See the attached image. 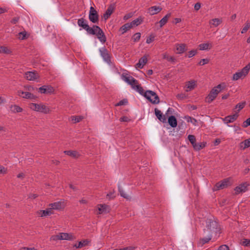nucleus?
<instances>
[{"mask_svg": "<svg viewBox=\"0 0 250 250\" xmlns=\"http://www.w3.org/2000/svg\"><path fill=\"white\" fill-rule=\"evenodd\" d=\"M218 250H229V249L226 245H223L219 247Z\"/></svg>", "mask_w": 250, "mask_h": 250, "instance_id": "nucleus-60", "label": "nucleus"}, {"mask_svg": "<svg viewBox=\"0 0 250 250\" xmlns=\"http://www.w3.org/2000/svg\"><path fill=\"white\" fill-rule=\"evenodd\" d=\"M250 70V62L243 67L241 70L233 75L232 80L237 81L239 79H243L248 74Z\"/></svg>", "mask_w": 250, "mask_h": 250, "instance_id": "nucleus-4", "label": "nucleus"}, {"mask_svg": "<svg viewBox=\"0 0 250 250\" xmlns=\"http://www.w3.org/2000/svg\"><path fill=\"white\" fill-rule=\"evenodd\" d=\"M164 58L167 59V61H169V62H174L175 61V58L173 57V56H165L164 57Z\"/></svg>", "mask_w": 250, "mask_h": 250, "instance_id": "nucleus-56", "label": "nucleus"}, {"mask_svg": "<svg viewBox=\"0 0 250 250\" xmlns=\"http://www.w3.org/2000/svg\"><path fill=\"white\" fill-rule=\"evenodd\" d=\"M24 78L28 81H35L39 78V75L36 71H28L25 73Z\"/></svg>", "mask_w": 250, "mask_h": 250, "instance_id": "nucleus-14", "label": "nucleus"}, {"mask_svg": "<svg viewBox=\"0 0 250 250\" xmlns=\"http://www.w3.org/2000/svg\"><path fill=\"white\" fill-rule=\"evenodd\" d=\"M229 185H230L229 178H226L222 181L217 183L214 186L213 190L214 191H216L222 189L227 188Z\"/></svg>", "mask_w": 250, "mask_h": 250, "instance_id": "nucleus-7", "label": "nucleus"}, {"mask_svg": "<svg viewBox=\"0 0 250 250\" xmlns=\"http://www.w3.org/2000/svg\"><path fill=\"white\" fill-rule=\"evenodd\" d=\"M19 38L21 40H24L26 38V33L24 32H21L19 33Z\"/></svg>", "mask_w": 250, "mask_h": 250, "instance_id": "nucleus-51", "label": "nucleus"}, {"mask_svg": "<svg viewBox=\"0 0 250 250\" xmlns=\"http://www.w3.org/2000/svg\"><path fill=\"white\" fill-rule=\"evenodd\" d=\"M188 139L189 140L190 143L192 144V146H193L195 144H196V138L193 135H189L188 136Z\"/></svg>", "mask_w": 250, "mask_h": 250, "instance_id": "nucleus-47", "label": "nucleus"}, {"mask_svg": "<svg viewBox=\"0 0 250 250\" xmlns=\"http://www.w3.org/2000/svg\"><path fill=\"white\" fill-rule=\"evenodd\" d=\"M60 240L59 233L58 235H54L51 236L50 238V241H57Z\"/></svg>", "mask_w": 250, "mask_h": 250, "instance_id": "nucleus-53", "label": "nucleus"}, {"mask_svg": "<svg viewBox=\"0 0 250 250\" xmlns=\"http://www.w3.org/2000/svg\"><path fill=\"white\" fill-rule=\"evenodd\" d=\"M212 45L211 43H201L199 45V49L201 50L210 49L212 48Z\"/></svg>", "mask_w": 250, "mask_h": 250, "instance_id": "nucleus-35", "label": "nucleus"}, {"mask_svg": "<svg viewBox=\"0 0 250 250\" xmlns=\"http://www.w3.org/2000/svg\"><path fill=\"white\" fill-rule=\"evenodd\" d=\"M240 244L247 247H250V239L244 238L241 240Z\"/></svg>", "mask_w": 250, "mask_h": 250, "instance_id": "nucleus-44", "label": "nucleus"}, {"mask_svg": "<svg viewBox=\"0 0 250 250\" xmlns=\"http://www.w3.org/2000/svg\"><path fill=\"white\" fill-rule=\"evenodd\" d=\"M171 109V108H168L166 115H163L162 112L158 110L157 108L155 109V114L157 118L162 122L166 123L167 117H166V115L168 113L169 111Z\"/></svg>", "mask_w": 250, "mask_h": 250, "instance_id": "nucleus-13", "label": "nucleus"}, {"mask_svg": "<svg viewBox=\"0 0 250 250\" xmlns=\"http://www.w3.org/2000/svg\"><path fill=\"white\" fill-rule=\"evenodd\" d=\"M29 108L35 111L43 113L44 114H48L50 112L49 108L43 104H38L35 103H31L29 105Z\"/></svg>", "mask_w": 250, "mask_h": 250, "instance_id": "nucleus-3", "label": "nucleus"}, {"mask_svg": "<svg viewBox=\"0 0 250 250\" xmlns=\"http://www.w3.org/2000/svg\"><path fill=\"white\" fill-rule=\"evenodd\" d=\"M197 53L196 50H192L188 52V58H191L195 56Z\"/></svg>", "mask_w": 250, "mask_h": 250, "instance_id": "nucleus-57", "label": "nucleus"}, {"mask_svg": "<svg viewBox=\"0 0 250 250\" xmlns=\"http://www.w3.org/2000/svg\"><path fill=\"white\" fill-rule=\"evenodd\" d=\"M120 121L125 122H128L130 121V119L126 116H123L120 118Z\"/></svg>", "mask_w": 250, "mask_h": 250, "instance_id": "nucleus-59", "label": "nucleus"}, {"mask_svg": "<svg viewBox=\"0 0 250 250\" xmlns=\"http://www.w3.org/2000/svg\"><path fill=\"white\" fill-rule=\"evenodd\" d=\"M238 117V114L236 113L233 115L226 116L223 119V121L227 124L232 123L237 119Z\"/></svg>", "mask_w": 250, "mask_h": 250, "instance_id": "nucleus-19", "label": "nucleus"}, {"mask_svg": "<svg viewBox=\"0 0 250 250\" xmlns=\"http://www.w3.org/2000/svg\"><path fill=\"white\" fill-rule=\"evenodd\" d=\"M118 189H119V191L120 192V195L126 199H130V197L129 195H128V194H126L125 191H124V190L122 189V188H121V186H118Z\"/></svg>", "mask_w": 250, "mask_h": 250, "instance_id": "nucleus-42", "label": "nucleus"}, {"mask_svg": "<svg viewBox=\"0 0 250 250\" xmlns=\"http://www.w3.org/2000/svg\"><path fill=\"white\" fill-rule=\"evenodd\" d=\"M121 77L122 79L128 84L131 81V79L133 78V77L125 73H123L121 76Z\"/></svg>", "mask_w": 250, "mask_h": 250, "instance_id": "nucleus-37", "label": "nucleus"}, {"mask_svg": "<svg viewBox=\"0 0 250 250\" xmlns=\"http://www.w3.org/2000/svg\"><path fill=\"white\" fill-rule=\"evenodd\" d=\"M8 9L7 8H0V14H3L7 12Z\"/></svg>", "mask_w": 250, "mask_h": 250, "instance_id": "nucleus-63", "label": "nucleus"}, {"mask_svg": "<svg viewBox=\"0 0 250 250\" xmlns=\"http://www.w3.org/2000/svg\"><path fill=\"white\" fill-rule=\"evenodd\" d=\"M24 90L29 92V93H33L35 91H38V88L29 85L24 86Z\"/></svg>", "mask_w": 250, "mask_h": 250, "instance_id": "nucleus-39", "label": "nucleus"}, {"mask_svg": "<svg viewBox=\"0 0 250 250\" xmlns=\"http://www.w3.org/2000/svg\"><path fill=\"white\" fill-rule=\"evenodd\" d=\"M204 233L216 236L221 233V228L219 223L215 220L208 219L206 221V229H204Z\"/></svg>", "mask_w": 250, "mask_h": 250, "instance_id": "nucleus-2", "label": "nucleus"}, {"mask_svg": "<svg viewBox=\"0 0 250 250\" xmlns=\"http://www.w3.org/2000/svg\"><path fill=\"white\" fill-rule=\"evenodd\" d=\"M63 153L73 158H78L80 155L79 153L76 150H65Z\"/></svg>", "mask_w": 250, "mask_h": 250, "instance_id": "nucleus-24", "label": "nucleus"}, {"mask_svg": "<svg viewBox=\"0 0 250 250\" xmlns=\"http://www.w3.org/2000/svg\"><path fill=\"white\" fill-rule=\"evenodd\" d=\"M246 104V102H240L236 105L235 108L237 109L238 112L245 107Z\"/></svg>", "mask_w": 250, "mask_h": 250, "instance_id": "nucleus-43", "label": "nucleus"}, {"mask_svg": "<svg viewBox=\"0 0 250 250\" xmlns=\"http://www.w3.org/2000/svg\"><path fill=\"white\" fill-rule=\"evenodd\" d=\"M177 54H182L187 50V45L185 43L176 44Z\"/></svg>", "mask_w": 250, "mask_h": 250, "instance_id": "nucleus-21", "label": "nucleus"}, {"mask_svg": "<svg viewBox=\"0 0 250 250\" xmlns=\"http://www.w3.org/2000/svg\"><path fill=\"white\" fill-rule=\"evenodd\" d=\"M143 22V20L141 17H139L132 21L130 22V24H131L132 27L134 26H138L140 25Z\"/></svg>", "mask_w": 250, "mask_h": 250, "instance_id": "nucleus-41", "label": "nucleus"}, {"mask_svg": "<svg viewBox=\"0 0 250 250\" xmlns=\"http://www.w3.org/2000/svg\"><path fill=\"white\" fill-rule=\"evenodd\" d=\"M200 8H201V3L200 2H197L196 3H195V4L194 5V7L195 10L198 11L200 9Z\"/></svg>", "mask_w": 250, "mask_h": 250, "instance_id": "nucleus-61", "label": "nucleus"}, {"mask_svg": "<svg viewBox=\"0 0 250 250\" xmlns=\"http://www.w3.org/2000/svg\"><path fill=\"white\" fill-rule=\"evenodd\" d=\"M89 20L94 23H97L99 21L98 13L92 6H91L90 8Z\"/></svg>", "mask_w": 250, "mask_h": 250, "instance_id": "nucleus-8", "label": "nucleus"}, {"mask_svg": "<svg viewBox=\"0 0 250 250\" xmlns=\"http://www.w3.org/2000/svg\"><path fill=\"white\" fill-rule=\"evenodd\" d=\"M250 27V22H249V21H247V22L245 23L244 27L243 28L241 33L244 34L249 29Z\"/></svg>", "mask_w": 250, "mask_h": 250, "instance_id": "nucleus-46", "label": "nucleus"}, {"mask_svg": "<svg viewBox=\"0 0 250 250\" xmlns=\"http://www.w3.org/2000/svg\"><path fill=\"white\" fill-rule=\"evenodd\" d=\"M94 31V34H89V35H96L99 41L103 43L105 42L106 41V36L103 30L99 26L93 25L92 27Z\"/></svg>", "mask_w": 250, "mask_h": 250, "instance_id": "nucleus-5", "label": "nucleus"}, {"mask_svg": "<svg viewBox=\"0 0 250 250\" xmlns=\"http://www.w3.org/2000/svg\"><path fill=\"white\" fill-rule=\"evenodd\" d=\"M147 61V60L146 56L142 57L139 60V62L136 64V67L140 69L142 68L146 63Z\"/></svg>", "mask_w": 250, "mask_h": 250, "instance_id": "nucleus-25", "label": "nucleus"}, {"mask_svg": "<svg viewBox=\"0 0 250 250\" xmlns=\"http://www.w3.org/2000/svg\"><path fill=\"white\" fill-rule=\"evenodd\" d=\"M131 28V24H130V23H127L120 27V31L122 32V34H123Z\"/></svg>", "mask_w": 250, "mask_h": 250, "instance_id": "nucleus-33", "label": "nucleus"}, {"mask_svg": "<svg viewBox=\"0 0 250 250\" xmlns=\"http://www.w3.org/2000/svg\"><path fill=\"white\" fill-rule=\"evenodd\" d=\"M141 38V33H135L132 37V39L134 42H138Z\"/></svg>", "mask_w": 250, "mask_h": 250, "instance_id": "nucleus-48", "label": "nucleus"}, {"mask_svg": "<svg viewBox=\"0 0 250 250\" xmlns=\"http://www.w3.org/2000/svg\"><path fill=\"white\" fill-rule=\"evenodd\" d=\"M250 146V138L245 140L240 144V147L241 149L244 150L245 149Z\"/></svg>", "mask_w": 250, "mask_h": 250, "instance_id": "nucleus-29", "label": "nucleus"}, {"mask_svg": "<svg viewBox=\"0 0 250 250\" xmlns=\"http://www.w3.org/2000/svg\"><path fill=\"white\" fill-rule=\"evenodd\" d=\"M10 109L12 113H20L23 111V109L17 104L11 105L10 106Z\"/></svg>", "mask_w": 250, "mask_h": 250, "instance_id": "nucleus-27", "label": "nucleus"}, {"mask_svg": "<svg viewBox=\"0 0 250 250\" xmlns=\"http://www.w3.org/2000/svg\"><path fill=\"white\" fill-rule=\"evenodd\" d=\"M249 186L250 184L248 182H244L240 184L234 188L235 194H238L246 192L248 190V187Z\"/></svg>", "mask_w": 250, "mask_h": 250, "instance_id": "nucleus-10", "label": "nucleus"}, {"mask_svg": "<svg viewBox=\"0 0 250 250\" xmlns=\"http://www.w3.org/2000/svg\"><path fill=\"white\" fill-rule=\"evenodd\" d=\"M49 207L53 209L56 210H62L65 208V205L63 202H57L53 203L50 204Z\"/></svg>", "mask_w": 250, "mask_h": 250, "instance_id": "nucleus-16", "label": "nucleus"}, {"mask_svg": "<svg viewBox=\"0 0 250 250\" xmlns=\"http://www.w3.org/2000/svg\"><path fill=\"white\" fill-rule=\"evenodd\" d=\"M209 62V60L208 59H201L200 62L198 63V65H203L204 64L208 63Z\"/></svg>", "mask_w": 250, "mask_h": 250, "instance_id": "nucleus-52", "label": "nucleus"}, {"mask_svg": "<svg viewBox=\"0 0 250 250\" xmlns=\"http://www.w3.org/2000/svg\"><path fill=\"white\" fill-rule=\"evenodd\" d=\"M129 84L131 86V87L133 89L138 92L141 95L144 96L151 103L157 104L159 103V98L155 92L151 90H146V92H144L143 87L139 84L138 81L133 77Z\"/></svg>", "mask_w": 250, "mask_h": 250, "instance_id": "nucleus-1", "label": "nucleus"}, {"mask_svg": "<svg viewBox=\"0 0 250 250\" xmlns=\"http://www.w3.org/2000/svg\"><path fill=\"white\" fill-rule=\"evenodd\" d=\"M18 95L23 99H35L37 98L33 93H29V92H28L24 89L23 90H18Z\"/></svg>", "mask_w": 250, "mask_h": 250, "instance_id": "nucleus-11", "label": "nucleus"}, {"mask_svg": "<svg viewBox=\"0 0 250 250\" xmlns=\"http://www.w3.org/2000/svg\"><path fill=\"white\" fill-rule=\"evenodd\" d=\"M78 25L82 27L83 29L86 31L88 34H94V31L92 28L89 26L87 23V21L83 18L78 19L77 22Z\"/></svg>", "mask_w": 250, "mask_h": 250, "instance_id": "nucleus-6", "label": "nucleus"}, {"mask_svg": "<svg viewBox=\"0 0 250 250\" xmlns=\"http://www.w3.org/2000/svg\"><path fill=\"white\" fill-rule=\"evenodd\" d=\"M38 213L41 217L50 216L54 213L52 208L50 207L45 210H40L38 211Z\"/></svg>", "mask_w": 250, "mask_h": 250, "instance_id": "nucleus-20", "label": "nucleus"}, {"mask_svg": "<svg viewBox=\"0 0 250 250\" xmlns=\"http://www.w3.org/2000/svg\"><path fill=\"white\" fill-rule=\"evenodd\" d=\"M226 87V84L225 83H222L218 84L217 86L213 88L211 90L212 91L215 95L217 96L220 92L224 89Z\"/></svg>", "mask_w": 250, "mask_h": 250, "instance_id": "nucleus-22", "label": "nucleus"}, {"mask_svg": "<svg viewBox=\"0 0 250 250\" xmlns=\"http://www.w3.org/2000/svg\"><path fill=\"white\" fill-rule=\"evenodd\" d=\"M99 51L100 54L104 61L109 64L111 62V59L110 55L107 49L105 47H104L100 48Z\"/></svg>", "mask_w": 250, "mask_h": 250, "instance_id": "nucleus-12", "label": "nucleus"}, {"mask_svg": "<svg viewBox=\"0 0 250 250\" xmlns=\"http://www.w3.org/2000/svg\"><path fill=\"white\" fill-rule=\"evenodd\" d=\"M162 8L160 6H153L149 8L148 9V13L151 15H153L159 13Z\"/></svg>", "mask_w": 250, "mask_h": 250, "instance_id": "nucleus-23", "label": "nucleus"}, {"mask_svg": "<svg viewBox=\"0 0 250 250\" xmlns=\"http://www.w3.org/2000/svg\"><path fill=\"white\" fill-rule=\"evenodd\" d=\"M155 36L153 35H150L146 39V42L148 44L150 43L154 40Z\"/></svg>", "mask_w": 250, "mask_h": 250, "instance_id": "nucleus-50", "label": "nucleus"}, {"mask_svg": "<svg viewBox=\"0 0 250 250\" xmlns=\"http://www.w3.org/2000/svg\"><path fill=\"white\" fill-rule=\"evenodd\" d=\"M176 97L178 99L183 100V99H185L186 98V95L185 94L181 93V94H177V96H176Z\"/></svg>", "mask_w": 250, "mask_h": 250, "instance_id": "nucleus-58", "label": "nucleus"}, {"mask_svg": "<svg viewBox=\"0 0 250 250\" xmlns=\"http://www.w3.org/2000/svg\"><path fill=\"white\" fill-rule=\"evenodd\" d=\"M21 250H37L34 248H22Z\"/></svg>", "mask_w": 250, "mask_h": 250, "instance_id": "nucleus-64", "label": "nucleus"}, {"mask_svg": "<svg viewBox=\"0 0 250 250\" xmlns=\"http://www.w3.org/2000/svg\"><path fill=\"white\" fill-rule=\"evenodd\" d=\"M196 85V82L194 80L190 81L187 82L186 87L187 89V91H188L193 89Z\"/></svg>", "mask_w": 250, "mask_h": 250, "instance_id": "nucleus-30", "label": "nucleus"}, {"mask_svg": "<svg viewBox=\"0 0 250 250\" xmlns=\"http://www.w3.org/2000/svg\"><path fill=\"white\" fill-rule=\"evenodd\" d=\"M7 168L4 167L2 166H0V174H5L7 173Z\"/></svg>", "mask_w": 250, "mask_h": 250, "instance_id": "nucleus-54", "label": "nucleus"}, {"mask_svg": "<svg viewBox=\"0 0 250 250\" xmlns=\"http://www.w3.org/2000/svg\"><path fill=\"white\" fill-rule=\"evenodd\" d=\"M98 214H105L109 212V208L108 206L105 204H100L98 205Z\"/></svg>", "mask_w": 250, "mask_h": 250, "instance_id": "nucleus-17", "label": "nucleus"}, {"mask_svg": "<svg viewBox=\"0 0 250 250\" xmlns=\"http://www.w3.org/2000/svg\"><path fill=\"white\" fill-rule=\"evenodd\" d=\"M207 143L206 142H201L200 143H198L195 144L193 146V148L194 150L196 151H199L203 148H204L206 146Z\"/></svg>", "mask_w": 250, "mask_h": 250, "instance_id": "nucleus-38", "label": "nucleus"}, {"mask_svg": "<svg viewBox=\"0 0 250 250\" xmlns=\"http://www.w3.org/2000/svg\"><path fill=\"white\" fill-rule=\"evenodd\" d=\"M19 19V17H15L11 21V23L12 24H16L18 22Z\"/></svg>", "mask_w": 250, "mask_h": 250, "instance_id": "nucleus-62", "label": "nucleus"}, {"mask_svg": "<svg viewBox=\"0 0 250 250\" xmlns=\"http://www.w3.org/2000/svg\"><path fill=\"white\" fill-rule=\"evenodd\" d=\"M217 97V95L212 91H210L208 96L206 98V101L208 103L212 102Z\"/></svg>", "mask_w": 250, "mask_h": 250, "instance_id": "nucleus-34", "label": "nucleus"}, {"mask_svg": "<svg viewBox=\"0 0 250 250\" xmlns=\"http://www.w3.org/2000/svg\"><path fill=\"white\" fill-rule=\"evenodd\" d=\"M212 236L211 234H208L206 237H204L200 239L199 242L201 246H203L206 243H208L211 239Z\"/></svg>", "mask_w": 250, "mask_h": 250, "instance_id": "nucleus-31", "label": "nucleus"}, {"mask_svg": "<svg viewBox=\"0 0 250 250\" xmlns=\"http://www.w3.org/2000/svg\"><path fill=\"white\" fill-rule=\"evenodd\" d=\"M222 22V20L221 19L215 18L209 21V23L215 27L218 26Z\"/></svg>", "mask_w": 250, "mask_h": 250, "instance_id": "nucleus-32", "label": "nucleus"}, {"mask_svg": "<svg viewBox=\"0 0 250 250\" xmlns=\"http://www.w3.org/2000/svg\"><path fill=\"white\" fill-rule=\"evenodd\" d=\"M115 8L116 5L114 3H112L108 6L106 11L103 15V18L105 21L107 20L111 15L114 12Z\"/></svg>", "mask_w": 250, "mask_h": 250, "instance_id": "nucleus-15", "label": "nucleus"}, {"mask_svg": "<svg viewBox=\"0 0 250 250\" xmlns=\"http://www.w3.org/2000/svg\"><path fill=\"white\" fill-rule=\"evenodd\" d=\"M54 88L51 85H43L38 88V91L42 94H51L54 92Z\"/></svg>", "mask_w": 250, "mask_h": 250, "instance_id": "nucleus-9", "label": "nucleus"}, {"mask_svg": "<svg viewBox=\"0 0 250 250\" xmlns=\"http://www.w3.org/2000/svg\"><path fill=\"white\" fill-rule=\"evenodd\" d=\"M83 119L82 116H71V120L73 123H77L80 122Z\"/></svg>", "mask_w": 250, "mask_h": 250, "instance_id": "nucleus-45", "label": "nucleus"}, {"mask_svg": "<svg viewBox=\"0 0 250 250\" xmlns=\"http://www.w3.org/2000/svg\"><path fill=\"white\" fill-rule=\"evenodd\" d=\"M249 125H250V118L247 119L243 123V126L244 127H247Z\"/></svg>", "mask_w": 250, "mask_h": 250, "instance_id": "nucleus-55", "label": "nucleus"}, {"mask_svg": "<svg viewBox=\"0 0 250 250\" xmlns=\"http://www.w3.org/2000/svg\"><path fill=\"white\" fill-rule=\"evenodd\" d=\"M170 16L171 13H168L160 21L159 23L160 27H163L167 22L168 19Z\"/></svg>", "mask_w": 250, "mask_h": 250, "instance_id": "nucleus-36", "label": "nucleus"}, {"mask_svg": "<svg viewBox=\"0 0 250 250\" xmlns=\"http://www.w3.org/2000/svg\"><path fill=\"white\" fill-rule=\"evenodd\" d=\"M90 242V241L88 239H84L81 241H80L78 244H75L74 247L76 249H81L83 247L87 246L88 243Z\"/></svg>", "mask_w": 250, "mask_h": 250, "instance_id": "nucleus-28", "label": "nucleus"}, {"mask_svg": "<svg viewBox=\"0 0 250 250\" xmlns=\"http://www.w3.org/2000/svg\"><path fill=\"white\" fill-rule=\"evenodd\" d=\"M168 123L172 127H175L177 125V121L176 117L171 115L168 118Z\"/></svg>", "mask_w": 250, "mask_h": 250, "instance_id": "nucleus-26", "label": "nucleus"}, {"mask_svg": "<svg viewBox=\"0 0 250 250\" xmlns=\"http://www.w3.org/2000/svg\"><path fill=\"white\" fill-rule=\"evenodd\" d=\"M12 53V51L7 47L0 46V53L9 54Z\"/></svg>", "mask_w": 250, "mask_h": 250, "instance_id": "nucleus-40", "label": "nucleus"}, {"mask_svg": "<svg viewBox=\"0 0 250 250\" xmlns=\"http://www.w3.org/2000/svg\"><path fill=\"white\" fill-rule=\"evenodd\" d=\"M60 240H73L75 237L71 234L68 233H60Z\"/></svg>", "mask_w": 250, "mask_h": 250, "instance_id": "nucleus-18", "label": "nucleus"}, {"mask_svg": "<svg viewBox=\"0 0 250 250\" xmlns=\"http://www.w3.org/2000/svg\"><path fill=\"white\" fill-rule=\"evenodd\" d=\"M127 99H123L121 100L117 104H116V106H121L123 105H125L127 104Z\"/></svg>", "mask_w": 250, "mask_h": 250, "instance_id": "nucleus-49", "label": "nucleus"}]
</instances>
